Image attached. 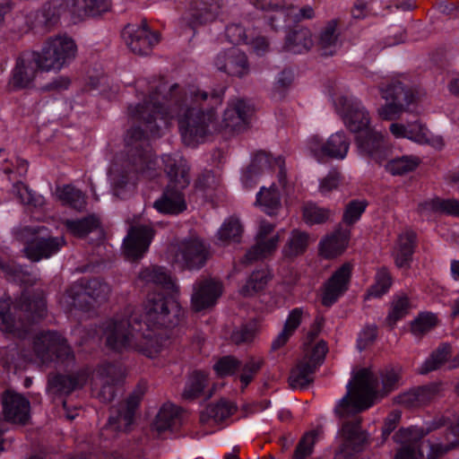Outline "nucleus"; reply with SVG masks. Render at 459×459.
Segmentation results:
<instances>
[{
	"instance_id": "f257e3e1",
	"label": "nucleus",
	"mask_w": 459,
	"mask_h": 459,
	"mask_svg": "<svg viewBox=\"0 0 459 459\" xmlns=\"http://www.w3.org/2000/svg\"><path fill=\"white\" fill-rule=\"evenodd\" d=\"M178 84L168 85L160 81L147 99L135 106H129L128 115L132 126L126 134L128 160L119 168L113 166L109 178L117 195L124 189H131L138 175L153 177L157 160L144 141L148 135L159 136L168 120L178 117L179 131L184 143L195 147L214 133L221 132L216 109L222 102V95L201 89L190 91V99L182 108L178 103Z\"/></svg>"
},
{
	"instance_id": "f03ea898",
	"label": "nucleus",
	"mask_w": 459,
	"mask_h": 459,
	"mask_svg": "<svg viewBox=\"0 0 459 459\" xmlns=\"http://www.w3.org/2000/svg\"><path fill=\"white\" fill-rule=\"evenodd\" d=\"M403 384V368L386 366L377 372L359 369L353 377V386L336 405L334 412L340 420L342 430H358L362 428L359 412L371 407L376 400L397 390Z\"/></svg>"
},
{
	"instance_id": "7ed1b4c3",
	"label": "nucleus",
	"mask_w": 459,
	"mask_h": 459,
	"mask_svg": "<svg viewBox=\"0 0 459 459\" xmlns=\"http://www.w3.org/2000/svg\"><path fill=\"white\" fill-rule=\"evenodd\" d=\"M47 315V305L42 292L32 296L22 293L11 307L7 300H0V329L20 338L24 337L31 322Z\"/></svg>"
},
{
	"instance_id": "20e7f679",
	"label": "nucleus",
	"mask_w": 459,
	"mask_h": 459,
	"mask_svg": "<svg viewBox=\"0 0 459 459\" xmlns=\"http://www.w3.org/2000/svg\"><path fill=\"white\" fill-rule=\"evenodd\" d=\"M162 161L169 183L162 195L154 202L153 206L161 213L178 214L186 209L182 190L190 183L189 167L186 160L178 153L164 154Z\"/></svg>"
},
{
	"instance_id": "39448f33",
	"label": "nucleus",
	"mask_w": 459,
	"mask_h": 459,
	"mask_svg": "<svg viewBox=\"0 0 459 459\" xmlns=\"http://www.w3.org/2000/svg\"><path fill=\"white\" fill-rule=\"evenodd\" d=\"M110 287L99 279L84 280L73 284L62 296L60 303L66 310L78 308L86 310L91 302H103L108 299Z\"/></svg>"
},
{
	"instance_id": "423d86ee",
	"label": "nucleus",
	"mask_w": 459,
	"mask_h": 459,
	"mask_svg": "<svg viewBox=\"0 0 459 459\" xmlns=\"http://www.w3.org/2000/svg\"><path fill=\"white\" fill-rule=\"evenodd\" d=\"M76 50L74 41L69 37L49 38L41 51L36 52L38 67L44 72L59 71L74 59Z\"/></svg>"
},
{
	"instance_id": "0eeeda50",
	"label": "nucleus",
	"mask_w": 459,
	"mask_h": 459,
	"mask_svg": "<svg viewBox=\"0 0 459 459\" xmlns=\"http://www.w3.org/2000/svg\"><path fill=\"white\" fill-rule=\"evenodd\" d=\"M183 316L180 305L160 293L149 294L144 303V322L148 327H173Z\"/></svg>"
},
{
	"instance_id": "6e6552de",
	"label": "nucleus",
	"mask_w": 459,
	"mask_h": 459,
	"mask_svg": "<svg viewBox=\"0 0 459 459\" xmlns=\"http://www.w3.org/2000/svg\"><path fill=\"white\" fill-rule=\"evenodd\" d=\"M33 350L41 362L46 363L56 359L61 363L72 362L74 359L66 340L53 331L41 332L36 335Z\"/></svg>"
},
{
	"instance_id": "1a4fd4ad",
	"label": "nucleus",
	"mask_w": 459,
	"mask_h": 459,
	"mask_svg": "<svg viewBox=\"0 0 459 459\" xmlns=\"http://www.w3.org/2000/svg\"><path fill=\"white\" fill-rule=\"evenodd\" d=\"M381 96L385 103L377 112L384 120L398 118L407 107L414 101V94L401 82H392L386 87L381 88Z\"/></svg>"
},
{
	"instance_id": "9d476101",
	"label": "nucleus",
	"mask_w": 459,
	"mask_h": 459,
	"mask_svg": "<svg viewBox=\"0 0 459 459\" xmlns=\"http://www.w3.org/2000/svg\"><path fill=\"white\" fill-rule=\"evenodd\" d=\"M137 332L128 318L114 317L104 325L106 344L116 351L133 350Z\"/></svg>"
},
{
	"instance_id": "9b49d317",
	"label": "nucleus",
	"mask_w": 459,
	"mask_h": 459,
	"mask_svg": "<svg viewBox=\"0 0 459 459\" xmlns=\"http://www.w3.org/2000/svg\"><path fill=\"white\" fill-rule=\"evenodd\" d=\"M274 228L275 225L269 221H262L260 222L255 244L240 259V264L247 266L258 260L267 258L275 252L280 241V233L276 232L271 236Z\"/></svg>"
},
{
	"instance_id": "f8f14e48",
	"label": "nucleus",
	"mask_w": 459,
	"mask_h": 459,
	"mask_svg": "<svg viewBox=\"0 0 459 459\" xmlns=\"http://www.w3.org/2000/svg\"><path fill=\"white\" fill-rule=\"evenodd\" d=\"M210 247L199 238H191L179 243L175 263L187 270H199L210 258Z\"/></svg>"
},
{
	"instance_id": "ddd939ff",
	"label": "nucleus",
	"mask_w": 459,
	"mask_h": 459,
	"mask_svg": "<svg viewBox=\"0 0 459 459\" xmlns=\"http://www.w3.org/2000/svg\"><path fill=\"white\" fill-rule=\"evenodd\" d=\"M335 107L345 126L351 132L360 134L371 129L369 115L356 98L342 96L335 100Z\"/></svg>"
},
{
	"instance_id": "4468645a",
	"label": "nucleus",
	"mask_w": 459,
	"mask_h": 459,
	"mask_svg": "<svg viewBox=\"0 0 459 459\" xmlns=\"http://www.w3.org/2000/svg\"><path fill=\"white\" fill-rule=\"evenodd\" d=\"M110 5V0H62L52 16L48 19V23L54 24L59 15L65 12L79 20L88 16H97L108 11Z\"/></svg>"
},
{
	"instance_id": "2eb2a0df",
	"label": "nucleus",
	"mask_w": 459,
	"mask_h": 459,
	"mask_svg": "<svg viewBox=\"0 0 459 459\" xmlns=\"http://www.w3.org/2000/svg\"><path fill=\"white\" fill-rule=\"evenodd\" d=\"M350 139L343 132H337L329 136L324 143L318 136H312L308 141V149L318 160L325 157L343 160L350 148Z\"/></svg>"
},
{
	"instance_id": "dca6fc26",
	"label": "nucleus",
	"mask_w": 459,
	"mask_h": 459,
	"mask_svg": "<svg viewBox=\"0 0 459 459\" xmlns=\"http://www.w3.org/2000/svg\"><path fill=\"white\" fill-rule=\"evenodd\" d=\"M122 34L127 47L137 55H148L160 40L159 35L152 32L145 22L141 25L126 26Z\"/></svg>"
},
{
	"instance_id": "f3484780",
	"label": "nucleus",
	"mask_w": 459,
	"mask_h": 459,
	"mask_svg": "<svg viewBox=\"0 0 459 459\" xmlns=\"http://www.w3.org/2000/svg\"><path fill=\"white\" fill-rule=\"evenodd\" d=\"M125 371L121 366L102 363L93 372L92 379L100 385V396L104 402H110L115 397V385L122 381Z\"/></svg>"
},
{
	"instance_id": "a211bd4d",
	"label": "nucleus",
	"mask_w": 459,
	"mask_h": 459,
	"mask_svg": "<svg viewBox=\"0 0 459 459\" xmlns=\"http://www.w3.org/2000/svg\"><path fill=\"white\" fill-rule=\"evenodd\" d=\"M222 293L221 282L213 279H200L193 285V293L191 296L192 308L196 311H202L215 305Z\"/></svg>"
},
{
	"instance_id": "6ab92c4d",
	"label": "nucleus",
	"mask_w": 459,
	"mask_h": 459,
	"mask_svg": "<svg viewBox=\"0 0 459 459\" xmlns=\"http://www.w3.org/2000/svg\"><path fill=\"white\" fill-rule=\"evenodd\" d=\"M38 70L39 68L38 67L36 52L22 53L16 59L10 84L14 89L29 87L36 78Z\"/></svg>"
},
{
	"instance_id": "aec40b11",
	"label": "nucleus",
	"mask_w": 459,
	"mask_h": 459,
	"mask_svg": "<svg viewBox=\"0 0 459 459\" xmlns=\"http://www.w3.org/2000/svg\"><path fill=\"white\" fill-rule=\"evenodd\" d=\"M154 231L150 224L132 226L124 240L125 253L133 259L142 257L148 250Z\"/></svg>"
},
{
	"instance_id": "412c9836",
	"label": "nucleus",
	"mask_w": 459,
	"mask_h": 459,
	"mask_svg": "<svg viewBox=\"0 0 459 459\" xmlns=\"http://www.w3.org/2000/svg\"><path fill=\"white\" fill-rule=\"evenodd\" d=\"M142 395L139 393H133L125 403L110 411L107 426L111 430H126L130 428L134 420V413L138 408Z\"/></svg>"
},
{
	"instance_id": "4be33fe9",
	"label": "nucleus",
	"mask_w": 459,
	"mask_h": 459,
	"mask_svg": "<svg viewBox=\"0 0 459 459\" xmlns=\"http://www.w3.org/2000/svg\"><path fill=\"white\" fill-rule=\"evenodd\" d=\"M352 265L345 263L339 267L325 283L322 296L324 306L330 307L348 290Z\"/></svg>"
},
{
	"instance_id": "5701e85b",
	"label": "nucleus",
	"mask_w": 459,
	"mask_h": 459,
	"mask_svg": "<svg viewBox=\"0 0 459 459\" xmlns=\"http://www.w3.org/2000/svg\"><path fill=\"white\" fill-rule=\"evenodd\" d=\"M3 412L7 421L25 424L30 419V404L23 395L6 391L2 397Z\"/></svg>"
},
{
	"instance_id": "b1692460",
	"label": "nucleus",
	"mask_w": 459,
	"mask_h": 459,
	"mask_svg": "<svg viewBox=\"0 0 459 459\" xmlns=\"http://www.w3.org/2000/svg\"><path fill=\"white\" fill-rule=\"evenodd\" d=\"M356 145L359 152L375 162L381 163L387 155L384 144V136L374 129H368L356 137Z\"/></svg>"
},
{
	"instance_id": "393cba45",
	"label": "nucleus",
	"mask_w": 459,
	"mask_h": 459,
	"mask_svg": "<svg viewBox=\"0 0 459 459\" xmlns=\"http://www.w3.org/2000/svg\"><path fill=\"white\" fill-rule=\"evenodd\" d=\"M215 65L231 76L242 77L249 71L246 54L235 48L220 53L215 59Z\"/></svg>"
},
{
	"instance_id": "a878e982",
	"label": "nucleus",
	"mask_w": 459,
	"mask_h": 459,
	"mask_svg": "<svg viewBox=\"0 0 459 459\" xmlns=\"http://www.w3.org/2000/svg\"><path fill=\"white\" fill-rule=\"evenodd\" d=\"M422 432H395L393 438L400 445L395 459H422L425 445Z\"/></svg>"
},
{
	"instance_id": "bb28decb",
	"label": "nucleus",
	"mask_w": 459,
	"mask_h": 459,
	"mask_svg": "<svg viewBox=\"0 0 459 459\" xmlns=\"http://www.w3.org/2000/svg\"><path fill=\"white\" fill-rule=\"evenodd\" d=\"M250 113L251 108L244 100L230 102L224 111L222 124L219 125L221 131L240 132L246 127Z\"/></svg>"
},
{
	"instance_id": "cd10ccee",
	"label": "nucleus",
	"mask_w": 459,
	"mask_h": 459,
	"mask_svg": "<svg viewBox=\"0 0 459 459\" xmlns=\"http://www.w3.org/2000/svg\"><path fill=\"white\" fill-rule=\"evenodd\" d=\"M440 391L438 385L419 386L404 392L397 396V402L408 408H415L428 404L433 401Z\"/></svg>"
},
{
	"instance_id": "c85d7f7f",
	"label": "nucleus",
	"mask_w": 459,
	"mask_h": 459,
	"mask_svg": "<svg viewBox=\"0 0 459 459\" xmlns=\"http://www.w3.org/2000/svg\"><path fill=\"white\" fill-rule=\"evenodd\" d=\"M351 232L349 230L337 229L320 241V254L327 259L342 255L348 247Z\"/></svg>"
},
{
	"instance_id": "c756f323",
	"label": "nucleus",
	"mask_w": 459,
	"mask_h": 459,
	"mask_svg": "<svg viewBox=\"0 0 459 459\" xmlns=\"http://www.w3.org/2000/svg\"><path fill=\"white\" fill-rule=\"evenodd\" d=\"M219 5L213 0L195 2L183 20L192 28L205 24L215 19Z\"/></svg>"
},
{
	"instance_id": "7c9ffc66",
	"label": "nucleus",
	"mask_w": 459,
	"mask_h": 459,
	"mask_svg": "<svg viewBox=\"0 0 459 459\" xmlns=\"http://www.w3.org/2000/svg\"><path fill=\"white\" fill-rule=\"evenodd\" d=\"M65 244L63 237L37 238L25 247V253L30 260L39 261L56 254Z\"/></svg>"
},
{
	"instance_id": "2f4dec72",
	"label": "nucleus",
	"mask_w": 459,
	"mask_h": 459,
	"mask_svg": "<svg viewBox=\"0 0 459 459\" xmlns=\"http://www.w3.org/2000/svg\"><path fill=\"white\" fill-rule=\"evenodd\" d=\"M254 5L256 9L273 13L269 18L270 24L273 28L280 26V24L275 23L276 21L286 22L293 13L292 5L285 0H255Z\"/></svg>"
},
{
	"instance_id": "473e14b6",
	"label": "nucleus",
	"mask_w": 459,
	"mask_h": 459,
	"mask_svg": "<svg viewBox=\"0 0 459 459\" xmlns=\"http://www.w3.org/2000/svg\"><path fill=\"white\" fill-rule=\"evenodd\" d=\"M237 411V405L227 399L221 398L216 403H210L200 413V421L216 423L226 420Z\"/></svg>"
},
{
	"instance_id": "72a5a7b5",
	"label": "nucleus",
	"mask_w": 459,
	"mask_h": 459,
	"mask_svg": "<svg viewBox=\"0 0 459 459\" xmlns=\"http://www.w3.org/2000/svg\"><path fill=\"white\" fill-rule=\"evenodd\" d=\"M367 432H343L342 444L334 459H351L360 452L368 443Z\"/></svg>"
},
{
	"instance_id": "f704fd0d",
	"label": "nucleus",
	"mask_w": 459,
	"mask_h": 459,
	"mask_svg": "<svg viewBox=\"0 0 459 459\" xmlns=\"http://www.w3.org/2000/svg\"><path fill=\"white\" fill-rule=\"evenodd\" d=\"M182 411L171 403L164 404L159 411L155 420V430L177 429L183 427Z\"/></svg>"
},
{
	"instance_id": "c9c22d12",
	"label": "nucleus",
	"mask_w": 459,
	"mask_h": 459,
	"mask_svg": "<svg viewBox=\"0 0 459 459\" xmlns=\"http://www.w3.org/2000/svg\"><path fill=\"white\" fill-rule=\"evenodd\" d=\"M311 241L309 234L306 231L292 230L282 247V255L289 259L299 256L306 252Z\"/></svg>"
},
{
	"instance_id": "e433bc0d",
	"label": "nucleus",
	"mask_w": 459,
	"mask_h": 459,
	"mask_svg": "<svg viewBox=\"0 0 459 459\" xmlns=\"http://www.w3.org/2000/svg\"><path fill=\"white\" fill-rule=\"evenodd\" d=\"M139 279L147 284H154L161 288L174 291L177 285L169 272L160 266H150L142 270Z\"/></svg>"
},
{
	"instance_id": "4c0bfd02",
	"label": "nucleus",
	"mask_w": 459,
	"mask_h": 459,
	"mask_svg": "<svg viewBox=\"0 0 459 459\" xmlns=\"http://www.w3.org/2000/svg\"><path fill=\"white\" fill-rule=\"evenodd\" d=\"M255 204L269 216L276 215L281 208V195L274 184L263 186L256 194Z\"/></svg>"
},
{
	"instance_id": "58836bf2",
	"label": "nucleus",
	"mask_w": 459,
	"mask_h": 459,
	"mask_svg": "<svg viewBox=\"0 0 459 459\" xmlns=\"http://www.w3.org/2000/svg\"><path fill=\"white\" fill-rule=\"evenodd\" d=\"M87 378L88 374L84 370L74 375H56L49 380V385L56 393L68 394L76 388L82 386Z\"/></svg>"
},
{
	"instance_id": "ea45409f",
	"label": "nucleus",
	"mask_w": 459,
	"mask_h": 459,
	"mask_svg": "<svg viewBox=\"0 0 459 459\" xmlns=\"http://www.w3.org/2000/svg\"><path fill=\"white\" fill-rule=\"evenodd\" d=\"M415 239L416 235L411 230H406L399 236L394 251L395 264L398 267L407 266L411 260Z\"/></svg>"
},
{
	"instance_id": "a19ab883",
	"label": "nucleus",
	"mask_w": 459,
	"mask_h": 459,
	"mask_svg": "<svg viewBox=\"0 0 459 459\" xmlns=\"http://www.w3.org/2000/svg\"><path fill=\"white\" fill-rule=\"evenodd\" d=\"M316 369L309 364L307 358H303L290 371L289 377L290 386L292 389H306L313 382V374Z\"/></svg>"
},
{
	"instance_id": "79ce46f5",
	"label": "nucleus",
	"mask_w": 459,
	"mask_h": 459,
	"mask_svg": "<svg viewBox=\"0 0 459 459\" xmlns=\"http://www.w3.org/2000/svg\"><path fill=\"white\" fill-rule=\"evenodd\" d=\"M311 31L301 28L291 31L286 38L285 48L294 54H302L308 51L313 46Z\"/></svg>"
},
{
	"instance_id": "37998d69",
	"label": "nucleus",
	"mask_w": 459,
	"mask_h": 459,
	"mask_svg": "<svg viewBox=\"0 0 459 459\" xmlns=\"http://www.w3.org/2000/svg\"><path fill=\"white\" fill-rule=\"evenodd\" d=\"M269 154L264 152H257L252 160L251 164L242 176L244 184L247 185L252 179L268 169H274L275 163Z\"/></svg>"
},
{
	"instance_id": "c03bdc74",
	"label": "nucleus",
	"mask_w": 459,
	"mask_h": 459,
	"mask_svg": "<svg viewBox=\"0 0 459 459\" xmlns=\"http://www.w3.org/2000/svg\"><path fill=\"white\" fill-rule=\"evenodd\" d=\"M338 36L337 21L332 20L320 32L318 46L323 56H332L336 52Z\"/></svg>"
},
{
	"instance_id": "a18cd8bd",
	"label": "nucleus",
	"mask_w": 459,
	"mask_h": 459,
	"mask_svg": "<svg viewBox=\"0 0 459 459\" xmlns=\"http://www.w3.org/2000/svg\"><path fill=\"white\" fill-rule=\"evenodd\" d=\"M419 209L420 212H443L453 216H459V201L436 197L420 204Z\"/></svg>"
},
{
	"instance_id": "49530a36",
	"label": "nucleus",
	"mask_w": 459,
	"mask_h": 459,
	"mask_svg": "<svg viewBox=\"0 0 459 459\" xmlns=\"http://www.w3.org/2000/svg\"><path fill=\"white\" fill-rule=\"evenodd\" d=\"M452 348L450 344L445 342L440 344L424 361L419 368L420 374H427L430 371L436 370L444 365L445 362L450 358Z\"/></svg>"
},
{
	"instance_id": "de8ad7c7",
	"label": "nucleus",
	"mask_w": 459,
	"mask_h": 459,
	"mask_svg": "<svg viewBox=\"0 0 459 459\" xmlns=\"http://www.w3.org/2000/svg\"><path fill=\"white\" fill-rule=\"evenodd\" d=\"M208 384L207 375L202 371H194L186 380L182 397L192 401L199 397Z\"/></svg>"
},
{
	"instance_id": "09e8293b",
	"label": "nucleus",
	"mask_w": 459,
	"mask_h": 459,
	"mask_svg": "<svg viewBox=\"0 0 459 459\" xmlns=\"http://www.w3.org/2000/svg\"><path fill=\"white\" fill-rule=\"evenodd\" d=\"M270 280L271 274L267 271H255L241 287L239 292L243 297H252L262 291Z\"/></svg>"
},
{
	"instance_id": "8fccbe9b",
	"label": "nucleus",
	"mask_w": 459,
	"mask_h": 459,
	"mask_svg": "<svg viewBox=\"0 0 459 459\" xmlns=\"http://www.w3.org/2000/svg\"><path fill=\"white\" fill-rule=\"evenodd\" d=\"M58 199L66 205L81 211L86 205L85 195L80 190L71 185H65L56 189Z\"/></svg>"
},
{
	"instance_id": "3c124183",
	"label": "nucleus",
	"mask_w": 459,
	"mask_h": 459,
	"mask_svg": "<svg viewBox=\"0 0 459 459\" xmlns=\"http://www.w3.org/2000/svg\"><path fill=\"white\" fill-rule=\"evenodd\" d=\"M411 305L409 299L404 294H399L393 298L388 316L385 318L386 324L394 327L395 324L409 314Z\"/></svg>"
},
{
	"instance_id": "603ef678",
	"label": "nucleus",
	"mask_w": 459,
	"mask_h": 459,
	"mask_svg": "<svg viewBox=\"0 0 459 459\" xmlns=\"http://www.w3.org/2000/svg\"><path fill=\"white\" fill-rule=\"evenodd\" d=\"M242 231L243 229L239 221L235 218H230L223 222L218 230V239L222 244L238 243L240 241Z\"/></svg>"
},
{
	"instance_id": "864d4df0",
	"label": "nucleus",
	"mask_w": 459,
	"mask_h": 459,
	"mask_svg": "<svg viewBox=\"0 0 459 459\" xmlns=\"http://www.w3.org/2000/svg\"><path fill=\"white\" fill-rule=\"evenodd\" d=\"M135 339L136 346L133 350L138 351L147 357L152 358L162 350V343L158 337H152L150 334L145 335L137 332Z\"/></svg>"
},
{
	"instance_id": "5fc2aeb1",
	"label": "nucleus",
	"mask_w": 459,
	"mask_h": 459,
	"mask_svg": "<svg viewBox=\"0 0 459 459\" xmlns=\"http://www.w3.org/2000/svg\"><path fill=\"white\" fill-rule=\"evenodd\" d=\"M100 225V221L97 217L93 215H90L81 220H67L65 221V226L68 230L77 237H84L95 229H97Z\"/></svg>"
},
{
	"instance_id": "6e6d98bb",
	"label": "nucleus",
	"mask_w": 459,
	"mask_h": 459,
	"mask_svg": "<svg viewBox=\"0 0 459 459\" xmlns=\"http://www.w3.org/2000/svg\"><path fill=\"white\" fill-rule=\"evenodd\" d=\"M448 444L428 442L426 446L429 447L427 459H439L448 451L459 447V432H449L446 437Z\"/></svg>"
},
{
	"instance_id": "4d7b16f0",
	"label": "nucleus",
	"mask_w": 459,
	"mask_h": 459,
	"mask_svg": "<svg viewBox=\"0 0 459 459\" xmlns=\"http://www.w3.org/2000/svg\"><path fill=\"white\" fill-rule=\"evenodd\" d=\"M419 165V160L411 156H402L388 161L386 170L394 176H402L414 170Z\"/></svg>"
},
{
	"instance_id": "13d9d810",
	"label": "nucleus",
	"mask_w": 459,
	"mask_h": 459,
	"mask_svg": "<svg viewBox=\"0 0 459 459\" xmlns=\"http://www.w3.org/2000/svg\"><path fill=\"white\" fill-rule=\"evenodd\" d=\"M392 285V278L385 268H381L376 274V281L368 290V298H380L386 293Z\"/></svg>"
},
{
	"instance_id": "bf43d9fd",
	"label": "nucleus",
	"mask_w": 459,
	"mask_h": 459,
	"mask_svg": "<svg viewBox=\"0 0 459 459\" xmlns=\"http://www.w3.org/2000/svg\"><path fill=\"white\" fill-rule=\"evenodd\" d=\"M330 210L315 204H307L303 208V219L309 225L323 223L330 218Z\"/></svg>"
},
{
	"instance_id": "052dcab7",
	"label": "nucleus",
	"mask_w": 459,
	"mask_h": 459,
	"mask_svg": "<svg viewBox=\"0 0 459 459\" xmlns=\"http://www.w3.org/2000/svg\"><path fill=\"white\" fill-rule=\"evenodd\" d=\"M13 193L21 204L30 206H39L43 204L42 197L35 195L26 185L18 182L13 186Z\"/></svg>"
},
{
	"instance_id": "680f3d73",
	"label": "nucleus",
	"mask_w": 459,
	"mask_h": 459,
	"mask_svg": "<svg viewBox=\"0 0 459 459\" xmlns=\"http://www.w3.org/2000/svg\"><path fill=\"white\" fill-rule=\"evenodd\" d=\"M437 323L435 314L426 312L421 313L411 323V332L415 335H422L430 331Z\"/></svg>"
},
{
	"instance_id": "e2e57ef3",
	"label": "nucleus",
	"mask_w": 459,
	"mask_h": 459,
	"mask_svg": "<svg viewBox=\"0 0 459 459\" xmlns=\"http://www.w3.org/2000/svg\"><path fill=\"white\" fill-rule=\"evenodd\" d=\"M316 440V432H306L296 447L293 455L294 459H305L307 456L311 455L313 446Z\"/></svg>"
},
{
	"instance_id": "0e129e2a",
	"label": "nucleus",
	"mask_w": 459,
	"mask_h": 459,
	"mask_svg": "<svg viewBox=\"0 0 459 459\" xmlns=\"http://www.w3.org/2000/svg\"><path fill=\"white\" fill-rule=\"evenodd\" d=\"M367 203L364 200H352L347 205L343 212L342 220L351 225L359 220L361 214L365 212Z\"/></svg>"
},
{
	"instance_id": "69168bd1",
	"label": "nucleus",
	"mask_w": 459,
	"mask_h": 459,
	"mask_svg": "<svg viewBox=\"0 0 459 459\" xmlns=\"http://www.w3.org/2000/svg\"><path fill=\"white\" fill-rule=\"evenodd\" d=\"M423 430H437L438 429H446L453 430V413H438L424 422Z\"/></svg>"
},
{
	"instance_id": "338daca9",
	"label": "nucleus",
	"mask_w": 459,
	"mask_h": 459,
	"mask_svg": "<svg viewBox=\"0 0 459 459\" xmlns=\"http://www.w3.org/2000/svg\"><path fill=\"white\" fill-rule=\"evenodd\" d=\"M263 364L264 359L262 358H250L245 363L240 376L242 389L246 388L253 380L254 376L260 370Z\"/></svg>"
},
{
	"instance_id": "774afa93",
	"label": "nucleus",
	"mask_w": 459,
	"mask_h": 459,
	"mask_svg": "<svg viewBox=\"0 0 459 459\" xmlns=\"http://www.w3.org/2000/svg\"><path fill=\"white\" fill-rule=\"evenodd\" d=\"M253 29L246 30L239 24H231L226 29V35L233 44H246L248 41L249 31Z\"/></svg>"
}]
</instances>
